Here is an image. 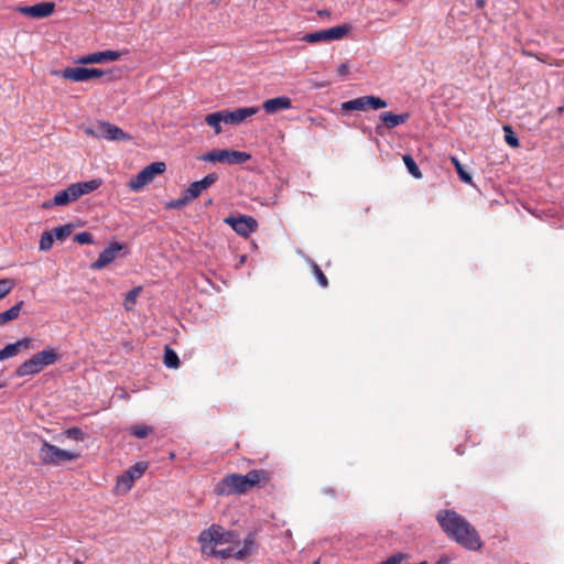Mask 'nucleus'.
I'll return each instance as SVG.
<instances>
[{
  "label": "nucleus",
  "mask_w": 564,
  "mask_h": 564,
  "mask_svg": "<svg viewBox=\"0 0 564 564\" xmlns=\"http://www.w3.org/2000/svg\"><path fill=\"white\" fill-rule=\"evenodd\" d=\"M64 435L67 438L74 440V441H84L85 433L79 427H70L64 431Z\"/></svg>",
  "instance_id": "nucleus-36"
},
{
  "label": "nucleus",
  "mask_w": 564,
  "mask_h": 564,
  "mask_svg": "<svg viewBox=\"0 0 564 564\" xmlns=\"http://www.w3.org/2000/svg\"><path fill=\"white\" fill-rule=\"evenodd\" d=\"M77 199L85 195L96 191L101 185V180H90L87 182H78L72 184Z\"/></svg>",
  "instance_id": "nucleus-20"
},
{
  "label": "nucleus",
  "mask_w": 564,
  "mask_h": 564,
  "mask_svg": "<svg viewBox=\"0 0 564 564\" xmlns=\"http://www.w3.org/2000/svg\"><path fill=\"white\" fill-rule=\"evenodd\" d=\"M311 268H312V272H313L314 276L316 278L318 284L322 288H327L328 286V280H327L326 275L323 273V271L319 268V265L317 263H315L314 261H312L311 262Z\"/></svg>",
  "instance_id": "nucleus-35"
},
{
  "label": "nucleus",
  "mask_w": 564,
  "mask_h": 564,
  "mask_svg": "<svg viewBox=\"0 0 564 564\" xmlns=\"http://www.w3.org/2000/svg\"><path fill=\"white\" fill-rule=\"evenodd\" d=\"M254 550H256L254 540L251 535H249L248 538H246L243 540L242 547L235 552V558L242 561L246 557H248L249 555H251L254 552Z\"/></svg>",
  "instance_id": "nucleus-23"
},
{
  "label": "nucleus",
  "mask_w": 564,
  "mask_h": 564,
  "mask_svg": "<svg viewBox=\"0 0 564 564\" xmlns=\"http://www.w3.org/2000/svg\"><path fill=\"white\" fill-rule=\"evenodd\" d=\"M19 352L17 345L9 344L3 349L0 350V360H4L7 358L13 357Z\"/></svg>",
  "instance_id": "nucleus-39"
},
{
  "label": "nucleus",
  "mask_w": 564,
  "mask_h": 564,
  "mask_svg": "<svg viewBox=\"0 0 564 564\" xmlns=\"http://www.w3.org/2000/svg\"><path fill=\"white\" fill-rule=\"evenodd\" d=\"M53 206H56V205L52 204V200H47V202L43 203V208H51Z\"/></svg>",
  "instance_id": "nucleus-47"
},
{
  "label": "nucleus",
  "mask_w": 564,
  "mask_h": 564,
  "mask_svg": "<svg viewBox=\"0 0 564 564\" xmlns=\"http://www.w3.org/2000/svg\"><path fill=\"white\" fill-rule=\"evenodd\" d=\"M224 223L242 237H248L258 229L257 219L248 215H239L238 217L230 215L224 219Z\"/></svg>",
  "instance_id": "nucleus-12"
},
{
  "label": "nucleus",
  "mask_w": 564,
  "mask_h": 564,
  "mask_svg": "<svg viewBox=\"0 0 564 564\" xmlns=\"http://www.w3.org/2000/svg\"><path fill=\"white\" fill-rule=\"evenodd\" d=\"M148 468V463L140 462L131 466L128 470L124 471L126 476L129 479L133 480V482L139 479Z\"/></svg>",
  "instance_id": "nucleus-26"
},
{
  "label": "nucleus",
  "mask_w": 564,
  "mask_h": 564,
  "mask_svg": "<svg viewBox=\"0 0 564 564\" xmlns=\"http://www.w3.org/2000/svg\"><path fill=\"white\" fill-rule=\"evenodd\" d=\"M321 492L325 496H329L332 498L337 497V490L334 487L326 486L321 489Z\"/></svg>",
  "instance_id": "nucleus-42"
},
{
  "label": "nucleus",
  "mask_w": 564,
  "mask_h": 564,
  "mask_svg": "<svg viewBox=\"0 0 564 564\" xmlns=\"http://www.w3.org/2000/svg\"><path fill=\"white\" fill-rule=\"evenodd\" d=\"M403 162L408 169V172L414 177V178H422L421 170L419 169L417 164L413 160V158L410 154L403 155Z\"/></svg>",
  "instance_id": "nucleus-28"
},
{
  "label": "nucleus",
  "mask_w": 564,
  "mask_h": 564,
  "mask_svg": "<svg viewBox=\"0 0 564 564\" xmlns=\"http://www.w3.org/2000/svg\"><path fill=\"white\" fill-rule=\"evenodd\" d=\"M4 384L0 382V388H2Z\"/></svg>",
  "instance_id": "nucleus-50"
},
{
  "label": "nucleus",
  "mask_w": 564,
  "mask_h": 564,
  "mask_svg": "<svg viewBox=\"0 0 564 564\" xmlns=\"http://www.w3.org/2000/svg\"><path fill=\"white\" fill-rule=\"evenodd\" d=\"M123 245L119 242H112L108 248L99 253L98 259L90 264L93 270H100L110 264L118 256V252L123 249Z\"/></svg>",
  "instance_id": "nucleus-16"
},
{
  "label": "nucleus",
  "mask_w": 564,
  "mask_h": 564,
  "mask_svg": "<svg viewBox=\"0 0 564 564\" xmlns=\"http://www.w3.org/2000/svg\"><path fill=\"white\" fill-rule=\"evenodd\" d=\"M132 485L133 480L129 479V477L126 476L124 473L117 479L118 489H122L123 491H129L132 488Z\"/></svg>",
  "instance_id": "nucleus-41"
},
{
  "label": "nucleus",
  "mask_w": 564,
  "mask_h": 564,
  "mask_svg": "<svg viewBox=\"0 0 564 564\" xmlns=\"http://www.w3.org/2000/svg\"><path fill=\"white\" fill-rule=\"evenodd\" d=\"M86 133L97 139H106L113 141L131 139V137L128 133H126L121 128L107 121H98L91 128L86 129Z\"/></svg>",
  "instance_id": "nucleus-8"
},
{
  "label": "nucleus",
  "mask_w": 564,
  "mask_h": 564,
  "mask_svg": "<svg viewBox=\"0 0 564 564\" xmlns=\"http://www.w3.org/2000/svg\"><path fill=\"white\" fill-rule=\"evenodd\" d=\"M76 199H77V197L75 195L73 185L70 184L67 188H65L64 191L58 192L54 196V198L52 200V204H55L56 206H64V205H67L70 202H74Z\"/></svg>",
  "instance_id": "nucleus-21"
},
{
  "label": "nucleus",
  "mask_w": 564,
  "mask_h": 564,
  "mask_svg": "<svg viewBox=\"0 0 564 564\" xmlns=\"http://www.w3.org/2000/svg\"><path fill=\"white\" fill-rule=\"evenodd\" d=\"M163 362L167 368L175 369L180 366V358L177 354L169 346L165 347Z\"/></svg>",
  "instance_id": "nucleus-27"
},
{
  "label": "nucleus",
  "mask_w": 564,
  "mask_h": 564,
  "mask_svg": "<svg viewBox=\"0 0 564 564\" xmlns=\"http://www.w3.org/2000/svg\"><path fill=\"white\" fill-rule=\"evenodd\" d=\"M235 552L236 551H234L232 547L216 550L214 546H208L206 554L215 556V557H220V558H229V557L235 558Z\"/></svg>",
  "instance_id": "nucleus-31"
},
{
  "label": "nucleus",
  "mask_w": 564,
  "mask_h": 564,
  "mask_svg": "<svg viewBox=\"0 0 564 564\" xmlns=\"http://www.w3.org/2000/svg\"><path fill=\"white\" fill-rule=\"evenodd\" d=\"M122 53L119 51H104L96 52L91 54H87L77 59L79 64H95V63H105V62H113L118 61L121 57Z\"/></svg>",
  "instance_id": "nucleus-17"
},
{
  "label": "nucleus",
  "mask_w": 564,
  "mask_h": 564,
  "mask_svg": "<svg viewBox=\"0 0 564 564\" xmlns=\"http://www.w3.org/2000/svg\"><path fill=\"white\" fill-rule=\"evenodd\" d=\"M218 181V174L217 173H209L206 176H204L199 181L193 182L187 188L186 192L189 195V198H197L200 193L207 188H209L212 185H214Z\"/></svg>",
  "instance_id": "nucleus-18"
},
{
  "label": "nucleus",
  "mask_w": 564,
  "mask_h": 564,
  "mask_svg": "<svg viewBox=\"0 0 564 564\" xmlns=\"http://www.w3.org/2000/svg\"><path fill=\"white\" fill-rule=\"evenodd\" d=\"M31 344V339L25 337L14 343L17 345V348L20 350L21 348H28Z\"/></svg>",
  "instance_id": "nucleus-44"
},
{
  "label": "nucleus",
  "mask_w": 564,
  "mask_h": 564,
  "mask_svg": "<svg viewBox=\"0 0 564 564\" xmlns=\"http://www.w3.org/2000/svg\"><path fill=\"white\" fill-rule=\"evenodd\" d=\"M314 564H318V562H315Z\"/></svg>",
  "instance_id": "nucleus-51"
},
{
  "label": "nucleus",
  "mask_w": 564,
  "mask_h": 564,
  "mask_svg": "<svg viewBox=\"0 0 564 564\" xmlns=\"http://www.w3.org/2000/svg\"><path fill=\"white\" fill-rule=\"evenodd\" d=\"M192 200H193V198H189L188 193L185 191L182 197L169 202L166 204L165 208L166 209H182Z\"/></svg>",
  "instance_id": "nucleus-30"
},
{
  "label": "nucleus",
  "mask_w": 564,
  "mask_h": 564,
  "mask_svg": "<svg viewBox=\"0 0 564 564\" xmlns=\"http://www.w3.org/2000/svg\"><path fill=\"white\" fill-rule=\"evenodd\" d=\"M212 204H213V199H212V198H210V199H208V200L206 202V205H207V206H208V205H212Z\"/></svg>",
  "instance_id": "nucleus-49"
},
{
  "label": "nucleus",
  "mask_w": 564,
  "mask_h": 564,
  "mask_svg": "<svg viewBox=\"0 0 564 564\" xmlns=\"http://www.w3.org/2000/svg\"><path fill=\"white\" fill-rule=\"evenodd\" d=\"M269 480V473L264 469H252L246 475L229 474L215 485L214 494L216 496L241 495L254 487L267 485Z\"/></svg>",
  "instance_id": "nucleus-2"
},
{
  "label": "nucleus",
  "mask_w": 564,
  "mask_h": 564,
  "mask_svg": "<svg viewBox=\"0 0 564 564\" xmlns=\"http://www.w3.org/2000/svg\"><path fill=\"white\" fill-rule=\"evenodd\" d=\"M258 107H245L237 108L232 111L221 110V117L224 119V123L226 124H239L245 121L247 118L258 113Z\"/></svg>",
  "instance_id": "nucleus-14"
},
{
  "label": "nucleus",
  "mask_w": 564,
  "mask_h": 564,
  "mask_svg": "<svg viewBox=\"0 0 564 564\" xmlns=\"http://www.w3.org/2000/svg\"><path fill=\"white\" fill-rule=\"evenodd\" d=\"M351 30L350 24H341L330 29L319 30L312 33H306L303 41L307 43L329 42L340 40L347 35Z\"/></svg>",
  "instance_id": "nucleus-10"
},
{
  "label": "nucleus",
  "mask_w": 564,
  "mask_h": 564,
  "mask_svg": "<svg viewBox=\"0 0 564 564\" xmlns=\"http://www.w3.org/2000/svg\"><path fill=\"white\" fill-rule=\"evenodd\" d=\"M349 73L348 63H341L337 68V74L341 77L346 76Z\"/></svg>",
  "instance_id": "nucleus-43"
},
{
  "label": "nucleus",
  "mask_w": 564,
  "mask_h": 564,
  "mask_svg": "<svg viewBox=\"0 0 564 564\" xmlns=\"http://www.w3.org/2000/svg\"><path fill=\"white\" fill-rule=\"evenodd\" d=\"M388 102L378 96H362L341 104L344 111H365L367 108L381 109L386 108Z\"/></svg>",
  "instance_id": "nucleus-11"
},
{
  "label": "nucleus",
  "mask_w": 564,
  "mask_h": 564,
  "mask_svg": "<svg viewBox=\"0 0 564 564\" xmlns=\"http://www.w3.org/2000/svg\"><path fill=\"white\" fill-rule=\"evenodd\" d=\"M24 302L20 301L11 308L0 313V326L6 325L7 323L17 319L20 315L21 308L23 307Z\"/></svg>",
  "instance_id": "nucleus-22"
},
{
  "label": "nucleus",
  "mask_w": 564,
  "mask_h": 564,
  "mask_svg": "<svg viewBox=\"0 0 564 564\" xmlns=\"http://www.w3.org/2000/svg\"><path fill=\"white\" fill-rule=\"evenodd\" d=\"M165 170L166 164L164 162H153L133 176L128 186L131 191L139 192L144 185L151 183L156 175L164 173Z\"/></svg>",
  "instance_id": "nucleus-9"
},
{
  "label": "nucleus",
  "mask_w": 564,
  "mask_h": 564,
  "mask_svg": "<svg viewBox=\"0 0 564 564\" xmlns=\"http://www.w3.org/2000/svg\"><path fill=\"white\" fill-rule=\"evenodd\" d=\"M198 542L200 543L202 552L207 553L210 544L218 545L238 542V534L235 531H226L218 524H213L200 532Z\"/></svg>",
  "instance_id": "nucleus-4"
},
{
  "label": "nucleus",
  "mask_w": 564,
  "mask_h": 564,
  "mask_svg": "<svg viewBox=\"0 0 564 564\" xmlns=\"http://www.w3.org/2000/svg\"><path fill=\"white\" fill-rule=\"evenodd\" d=\"M21 14L32 17L34 19H43L50 17L55 10L54 2H40L29 7H18L15 9Z\"/></svg>",
  "instance_id": "nucleus-15"
},
{
  "label": "nucleus",
  "mask_w": 564,
  "mask_h": 564,
  "mask_svg": "<svg viewBox=\"0 0 564 564\" xmlns=\"http://www.w3.org/2000/svg\"><path fill=\"white\" fill-rule=\"evenodd\" d=\"M451 563V558L447 557V556H442L438 558V561L435 563V564H449Z\"/></svg>",
  "instance_id": "nucleus-45"
},
{
  "label": "nucleus",
  "mask_w": 564,
  "mask_h": 564,
  "mask_svg": "<svg viewBox=\"0 0 564 564\" xmlns=\"http://www.w3.org/2000/svg\"><path fill=\"white\" fill-rule=\"evenodd\" d=\"M141 290V286H137L126 294L123 305L127 311H131L133 308L137 296L140 294Z\"/></svg>",
  "instance_id": "nucleus-32"
},
{
  "label": "nucleus",
  "mask_w": 564,
  "mask_h": 564,
  "mask_svg": "<svg viewBox=\"0 0 564 564\" xmlns=\"http://www.w3.org/2000/svg\"><path fill=\"white\" fill-rule=\"evenodd\" d=\"M436 520L446 535L468 551H479L482 541L475 527L454 510H440Z\"/></svg>",
  "instance_id": "nucleus-1"
},
{
  "label": "nucleus",
  "mask_w": 564,
  "mask_h": 564,
  "mask_svg": "<svg viewBox=\"0 0 564 564\" xmlns=\"http://www.w3.org/2000/svg\"><path fill=\"white\" fill-rule=\"evenodd\" d=\"M53 242H54L53 232L44 231L41 235L39 248L41 251H48L52 249Z\"/></svg>",
  "instance_id": "nucleus-34"
},
{
  "label": "nucleus",
  "mask_w": 564,
  "mask_h": 564,
  "mask_svg": "<svg viewBox=\"0 0 564 564\" xmlns=\"http://www.w3.org/2000/svg\"><path fill=\"white\" fill-rule=\"evenodd\" d=\"M59 359L58 354L53 348L43 349L33 355L29 360L21 364L15 370L18 377H25L36 375L43 370L44 367L55 364Z\"/></svg>",
  "instance_id": "nucleus-3"
},
{
  "label": "nucleus",
  "mask_w": 564,
  "mask_h": 564,
  "mask_svg": "<svg viewBox=\"0 0 564 564\" xmlns=\"http://www.w3.org/2000/svg\"><path fill=\"white\" fill-rule=\"evenodd\" d=\"M486 4V1L485 0H476V7L478 9H482Z\"/></svg>",
  "instance_id": "nucleus-46"
},
{
  "label": "nucleus",
  "mask_w": 564,
  "mask_h": 564,
  "mask_svg": "<svg viewBox=\"0 0 564 564\" xmlns=\"http://www.w3.org/2000/svg\"><path fill=\"white\" fill-rule=\"evenodd\" d=\"M110 72H105L99 68H86V67H66L64 69H53L51 74L53 76H61L72 82H87L91 78H99Z\"/></svg>",
  "instance_id": "nucleus-6"
},
{
  "label": "nucleus",
  "mask_w": 564,
  "mask_h": 564,
  "mask_svg": "<svg viewBox=\"0 0 564 564\" xmlns=\"http://www.w3.org/2000/svg\"><path fill=\"white\" fill-rule=\"evenodd\" d=\"M251 155L247 152L237 150H213L203 154L199 160L205 162H220L227 164H241L247 162Z\"/></svg>",
  "instance_id": "nucleus-7"
},
{
  "label": "nucleus",
  "mask_w": 564,
  "mask_h": 564,
  "mask_svg": "<svg viewBox=\"0 0 564 564\" xmlns=\"http://www.w3.org/2000/svg\"><path fill=\"white\" fill-rule=\"evenodd\" d=\"M262 107L267 113H274L280 110L290 109L292 101L288 96H280L264 100Z\"/></svg>",
  "instance_id": "nucleus-19"
},
{
  "label": "nucleus",
  "mask_w": 564,
  "mask_h": 564,
  "mask_svg": "<svg viewBox=\"0 0 564 564\" xmlns=\"http://www.w3.org/2000/svg\"><path fill=\"white\" fill-rule=\"evenodd\" d=\"M205 122L214 129L215 134H219L221 132L220 123L224 122V119L220 111L208 113L205 117Z\"/></svg>",
  "instance_id": "nucleus-24"
},
{
  "label": "nucleus",
  "mask_w": 564,
  "mask_h": 564,
  "mask_svg": "<svg viewBox=\"0 0 564 564\" xmlns=\"http://www.w3.org/2000/svg\"><path fill=\"white\" fill-rule=\"evenodd\" d=\"M503 131H505V140L506 142L510 145V147H513V148H517L519 147V139L514 135L513 131H512V128L510 126H505L503 127Z\"/></svg>",
  "instance_id": "nucleus-37"
},
{
  "label": "nucleus",
  "mask_w": 564,
  "mask_h": 564,
  "mask_svg": "<svg viewBox=\"0 0 564 564\" xmlns=\"http://www.w3.org/2000/svg\"><path fill=\"white\" fill-rule=\"evenodd\" d=\"M129 433L137 438H145L153 433V427L144 424H134L129 427Z\"/></svg>",
  "instance_id": "nucleus-25"
},
{
  "label": "nucleus",
  "mask_w": 564,
  "mask_h": 564,
  "mask_svg": "<svg viewBox=\"0 0 564 564\" xmlns=\"http://www.w3.org/2000/svg\"><path fill=\"white\" fill-rule=\"evenodd\" d=\"M409 118V112L398 115L392 112H381L379 115L380 123L376 126V132L382 135L384 129H393L400 124H403L408 121Z\"/></svg>",
  "instance_id": "nucleus-13"
},
{
  "label": "nucleus",
  "mask_w": 564,
  "mask_h": 564,
  "mask_svg": "<svg viewBox=\"0 0 564 564\" xmlns=\"http://www.w3.org/2000/svg\"><path fill=\"white\" fill-rule=\"evenodd\" d=\"M73 229H74L73 224H66V225L59 226L52 230L53 237L59 241H63L73 232Z\"/></svg>",
  "instance_id": "nucleus-29"
},
{
  "label": "nucleus",
  "mask_w": 564,
  "mask_h": 564,
  "mask_svg": "<svg viewBox=\"0 0 564 564\" xmlns=\"http://www.w3.org/2000/svg\"><path fill=\"white\" fill-rule=\"evenodd\" d=\"M79 456V453L62 449L47 441H43L39 451V457L44 465L57 466L64 462L75 460Z\"/></svg>",
  "instance_id": "nucleus-5"
},
{
  "label": "nucleus",
  "mask_w": 564,
  "mask_h": 564,
  "mask_svg": "<svg viewBox=\"0 0 564 564\" xmlns=\"http://www.w3.org/2000/svg\"><path fill=\"white\" fill-rule=\"evenodd\" d=\"M73 240L77 243L85 245V243H94V237L88 231L78 232L73 237Z\"/></svg>",
  "instance_id": "nucleus-40"
},
{
  "label": "nucleus",
  "mask_w": 564,
  "mask_h": 564,
  "mask_svg": "<svg viewBox=\"0 0 564 564\" xmlns=\"http://www.w3.org/2000/svg\"><path fill=\"white\" fill-rule=\"evenodd\" d=\"M452 162L455 165L456 172L462 182L466 184H471L473 178L471 175L464 169L463 164L456 158H452Z\"/></svg>",
  "instance_id": "nucleus-33"
},
{
  "label": "nucleus",
  "mask_w": 564,
  "mask_h": 564,
  "mask_svg": "<svg viewBox=\"0 0 564 564\" xmlns=\"http://www.w3.org/2000/svg\"><path fill=\"white\" fill-rule=\"evenodd\" d=\"M318 14H319V15H326V14H328V13H327L326 11H319V12H318Z\"/></svg>",
  "instance_id": "nucleus-48"
},
{
  "label": "nucleus",
  "mask_w": 564,
  "mask_h": 564,
  "mask_svg": "<svg viewBox=\"0 0 564 564\" xmlns=\"http://www.w3.org/2000/svg\"><path fill=\"white\" fill-rule=\"evenodd\" d=\"M14 286V282L11 279L0 280V300L8 295Z\"/></svg>",
  "instance_id": "nucleus-38"
}]
</instances>
